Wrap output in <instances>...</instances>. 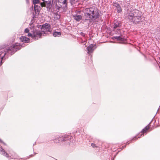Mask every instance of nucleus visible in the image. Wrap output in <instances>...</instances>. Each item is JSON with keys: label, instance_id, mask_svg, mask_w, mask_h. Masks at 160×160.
<instances>
[{"label": "nucleus", "instance_id": "obj_1", "mask_svg": "<svg viewBox=\"0 0 160 160\" xmlns=\"http://www.w3.org/2000/svg\"><path fill=\"white\" fill-rule=\"evenodd\" d=\"M127 15L129 21L136 24H139L144 20L142 12L137 9L128 10Z\"/></svg>", "mask_w": 160, "mask_h": 160}, {"label": "nucleus", "instance_id": "obj_2", "mask_svg": "<svg viewBox=\"0 0 160 160\" xmlns=\"http://www.w3.org/2000/svg\"><path fill=\"white\" fill-rule=\"evenodd\" d=\"M19 43H16L15 45L10 47H7L5 48L3 47L2 48L0 51V57L2 59L0 62V65H1L2 63V60L5 57V58L8 57L7 55L10 54L11 55L13 54L17 51L20 49V47Z\"/></svg>", "mask_w": 160, "mask_h": 160}, {"label": "nucleus", "instance_id": "obj_3", "mask_svg": "<svg viewBox=\"0 0 160 160\" xmlns=\"http://www.w3.org/2000/svg\"><path fill=\"white\" fill-rule=\"evenodd\" d=\"M85 19L84 22H87L89 25L93 22L99 16V14L96 11H94L92 8H86L84 12Z\"/></svg>", "mask_w": 160, "mask_h": 160}, {"label": "nucleus", "instance_id": "obj_4", "mask_svg": "<svg viewBox=\"0 0 160 160\" xmlns=\"http://www.w3.org/2000/svg\"><path fill=\"white\" fill-rule=\"evenodd\" d=\"M45 32L44 31H42L41 30H36L34 31L32 34V38L35 40L38 39L39 38H41L42 35H44V34H45Z\"/></svg>", "mask_w": 160, "mask_h": 160}, {"label": "nucleus", "instance_id": "obj_5", "mask_svg": "<svg viewBox=\"0 0 160 160\" xmlns=\"http://www.w3.org/2000/svg\"><path fill=\"white\" fill-rule=\"evenodd\" d=\"M42 7H46L48 9H50L51 7V1H44L43 2H41L39 4Z\"/></svg>", "mask_w": 160, "mask_h": 160}, {"label": "nucleus", "instance_id": "obj_6", "mask_svg": "<svg viewBox=\"0 0 160 160\" xmlns=\"http://www.w3.org/2000/svg\"><path fill=\"white\" fill-rule=\"evenodd\" d=\"M72 137L68 135H64V136L58 137L57 138L55 139H58V141H65L67 140H69V139H71Z\"/></svg>", "mask_w": 160, "mask_h": 160}, {"label": "nucleus", "instance_id": "obj_7", "mask_svg": "<svg viewBox=\"0 0 160 160\" xmlns=\"http://www.w3.org/2000/svg\"><path fill=\"white\" fill-rule=\"evenodd\" d=\"M50 28V25L47 23H46L45 24L42 25L41 28L42 31H44L46 30H48Z\"/></svg>", "mask_w": 160, "mask_h": 160}, {"label": "nucleus", "instance_id": "obj_8", "mask_svg": "<svg viewBox=\"0 0 160 160\" xmlns=\"http://www.w3.org/2000/svg\"><path fill=\"white\" fill-rule=\"evenodd\" d=\"M95 45L92 44H90L89 46L87 47V49L88 51V53L90 54V53H92L93 50H94V47Z\"/></svg>", "mask_w": 160, "mask_h": 160}, {"label": "nucleus", "instance_id": "obj_9", "mask_svg": "<svg viewBox=\"0 0 160 160\" xmlns=\"http://www.w3.org/2000/svg\"><path fill=\"white\" fill-rule=\"evenodd\" d=\"M20 39L22 42L25 43L28 42L29 41V39L28 38L24 36H22L20 38Z\"/></svg>", "mask_w": 160, "mask_h": 160}, {"label": "nucleus", "instance_id": "obj_10", "mask_svg": "<svg viewBox=\"0 0 160 160\" xmlns=\"http://www.w3.org/2000/svg\"><path fill=\"white\" fill-rule=\"evenodd\" d=\"M74 19L77 21L79 22L82 19L81 15L78 14H75L73 15Z\"/></svg>", "mask_w": 160, "mask_h": 160}, {"label": "nucleus", "instance_id": "obj_11", "mask_svg": "<svg viewBox=\"0 0 160 160\" xmlns=\"http://www.w3.org/2000/svg\"><path fill=\"white\" fill-rule=\"evenodd\" d=\"M60 2L62 5V8H63V9L66 10L67 8V0H63Z\"/></svg>", "mask_w": 160, "mask_h": 160}, {"label": "nucleus", "instance_id": "obj_12", "mask_svg": "<svg viewBox=\"0 0 160 160\" xmlns=\"http://www.w3.org/2000/svg\"><path fill=\"white\" fill-rule=\"evenodd\" d=\"M34 9L36 14H38L41 9L40 6L37 5H34Z\"/></svg>", "mask_w": 160, "mask_h": 160}, {"label": "nucleus", "instance_id": "obj_13", "mask_svg": "<svg viewBox=\"0 0 160 160\" xmlns=\"http://www.w3.org/2000/svg\"><path fill=\"white\" fill-rule=\"evenodd\" d=\"M56 8L58 10H59L60 8H63H63H62V5L59 2H57L56 3Z\"/></svg>", "mask_w": 160, "mask_h": 160}, {"label": "nucleus", "instance_id": "obj_14", "mask_svg": "<svg viewBox=\"0 0 160 160\" xmlns=\"http://www.w3.org/2000/svg\"><path fill=\"white\" fill-rule=\"evenodd\" d=\"M0 151L2 152L1 154L3 155H5L6 157L8 158L9 157V155L5 152V150L2 148V147H0Z\"/></svg>", "mask_w": 160, "mask_h": 160}, {"label": "nucleus", "instance_id": "obj_15", "mask_svg": "<svg viewBox=\"0 0 160 160\" xmlns=\"http://www.w3.org/2000/svg\"><path fill=\"white\" fill-rule=\"evenodd\" d=\"M149 129V126H146L143 129H142L141 132L142 134H141V136H144L143 134L146 132L147 130Z\"/></svg>", "mask_w": 160, "mask_h": 160}, {"label": "nucleus", "instance_id": "obj_16", "mask_svg": "<svg viewBox=\"0 0 160 160\" xmlns=\"http://www.w3.org/2000/svg\"><path fill=\"white\" fill-rule=\"evenodd\" d=\"M113 40L116 39L118 41H124V39L121 36L113 37L112 38Z\"/></svg>", "mask_w": 160, "mask_h": 160}, {"label": "nucleus", "instance_id": "obj_17", "mask_svg": "<svg viewBox=\"0 0 160 160\" xmlns=\"http://www.w3.org/2000/svg\"><path fill=\"white\" fill-rule=\"evenodd\" d=\"M61 35V33L60 32H55L53 33V36L54 37H59Z\"/></svg>", "mask_w": 160, "mask_h": 160}, {"label": "nucleus", "instance_id": "obj_18", "mask_svg": "<svg viewBox=\"0 0 160 160\" xmlns=\"http://www.w3.org/2000/svg\"><path fill=\"white\" fill-rule=\"evenodd\" d=\"M121 26V24L119 23H115L114 26V28H115L117 27H119Z\"/></svg>", "mask_w": 160, "mask_h": 160}, {"label": "nucleus", "instance_id": "obj_19", "mask_svg": "<svg viewBox=\"0 0 160 160\" xmlns=\"http://www.w3.org/2000/svg\"><path fill=\"white\" fill-rule=\"evenodd\" d=\"M33 3L34 5H36L37 4H39V0H33Z\"/></svg>", "mask_w": 160, "mask_h": 160}, {"label": "nucleus", "instance_id": "obj_20", "mask_svg": "<svg viewBox=\"0 0 160 160\" xmlns=\"http://www.w3.org/2000/svg\"><path fill=\"white\" fill-rule=\"evenodd\" d=\"M117 8V12L118 13L120 12H122V10L121 7L120 6H119Z\"/></svg>", "mask_w": 160, "mask_h": 160}, {"label": "nucleus", "instance_id": "obj_21", "mask_svg": "<svg viewBox=\"0 0 160 160\" xmlns=\"http://www.w3.org/2000/svg\"><path fill=\"white\" fill-rule=\"evenodd\" d=\"M113 5L114 6L116 7V8L120 6L117 3H114Z\"/></svg>", "mask_w": 160, "mask_h": 160}, {"label": "nucleus", "instance_id": "obj_22", "mask_svg": "<svg viewBox=\"0 0 160 160\" xmlns=\"http://www.w3.org/2000/svg\"><path fill=\"white\" fill-rule=\"evenodd\" d=\"M56 18H57V19H59L60 18V16L58 14L56 13Z\"/></svg>", "mask_w": 160, "mask_h": 160}, {"label": "nucleus", "instance_id": "obj_23", "mask_svg": "<svg viewBox=\"0 0 160 160\" xmlns=\"http://www.w3.org/2000/svg\"><path fill=\"white\" fill-rule=\"evenodd\" d=\"M29 30L27 28H26L25 30V32H26V33H28L29 32Z\"/></svg>", "mask_w": 160, "mask_h": 160}, {"label": "nucleus", "instance_id": "obj_24", "mask_svg": "<svg viewBox=\"0 0 160 160\" xmlns=\"http://www.w3.org/2000/svg\"><path fill=\"white\" fill-rule=\"evenodd\" d=\"M91 146H92L93 148H94V147H96V146L95 145V144L93 143H92L91 144Z\"/></svg>", "mask_w": 160, "mask_h": 160}, {"label": "nucleus", "instance_id": "obj_25", "mask_svg": "<svg viewBox=\"0 0 160 160\" xmlns=\"http://www.w3.org/2000/svg\"><path fill=\"white\" fill-rule=\"evenodd\" d=\"M28 36H29V37H31L32 38V34L31 33H28Z\"/></svg>", "mask_w": 160, "mask_h": 160}, {"label": "nucleus", "instance_id": "obj_26", "mask_svg": "<svg viewBox=\"0 0 160 160\" xmlns=\"http://www.w3.org/2000/svg\"><path fill=\"white\" fill-rule=\"evenodd\" d=\"M0 142L1 143H3L4 144V143L1 140H0Z\"/></svg>", "mask_w": 160, "mask_h": 160}, {"label": "nucleus", "instance_id": "obj_27", "mask_svg": "<svg viewBox=\"0 0 160 160\" xmlns=\"http://www.w3.org/2000/svg\"><path fill=\"white\" fill-rule=\"evenodd\" d=\"M31 27H33V24H32L31 25Z\"/></svg>", "mask_w": 160, "mask_h": 160}]
</instances>
